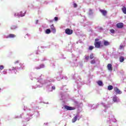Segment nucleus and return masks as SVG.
<instances>
[{"label":"nucleus","instance_id":"obj_1","mask_svg":"<svg viewBox=\"0 0 126 126\" xmlns=\"http://www.w3.org/2000/svg\"><path fill=\"white\" fill-rule=\"evenodd\" d=\"M94 45L95 48L97 49H99L101 47V41H99V39L98 38H95L94 39Z\"/></svg>","mask_w":126,"mask_h":126},{"label":"nucleus","instance_id":"obj_2","mask_svg":"<svg viewBox=\"0 0 126 126\" xmlns=\"http://www.w3.org/2000/svg\"><path fill=\"white\" fill-rule=\"evenodd\" d=\"M64 108L67 110V111H72L73 110H75V107H71V106H68L67 105H65L64 106Z\"/></svg>","mask_w":126,"mask_h":126},{"label":"nucleus","instance_id":"obj_3","mask_svg":"<svg viewBox=\"0 0 126 126\" xmlns=\"http://www.w3.org/2000/svg\"><path fill=\"white\" fill-rule=\"evenodd\" d=\"M65 33H66L67 35H71V34L73 33V31L69 29H66L65 30Z\"/></svg>","mask_w":126,"mask_h":126},{"label":"nucleus","instance_id":"obj_4","mask_svg":"<svg viewBox=\"0 0 126 126\" xmlns=\"http://www.w3.org/2000/svg\"><path fill=\"white\" fill-rule=\"evenodd\" d=\"M116 27H117L119 29L123 28H124V23H117L116 25Z\"/></svg>","mask_w":126,"mask_h":126},{"label":"nucleus","instance_id":"obj_5","mask_svg":"<svg viewBox=\"0 0 126 126\" xmlns=\"http://www.w3.org/2000/svg\"><path fill=\"white\" fill-rule=\"evenodd\" d=\"M114 90L115 91V92H116V93H117V94H122V92L120 90V89H119V88H118L117 87H115L114 88Z\"/></svg>","mask_w":126,"mask_h":126},{"label":"nucleus","instance_id":"obj_6","mask_svg":"<svg viewBox=\"0 0 126 126\" xmlns=\"http://www.w3.org/2000/svg\"><path fill=\"white\" fill-rule=\"evenodd\" d=\"M107 68L109 70V71H113V66H112V64L109 63L107 65Z\"/></svg>","mask_w":126,"mask_h":126},{"label":"nucleus","instance_id":"obj_7","mask_svg":"<svg viewBox=\"0 0 126 126\" xmlns=\"http://www.w3.org/2000/svg\"><path fill=\"white\" fill-rule=\"evenodd\" d=\"M99 11L102 13V15H103V16H106V15H107V11L106 10L100 9V10H99Z\"/></svg>","mask_w":126,"mask_h":126},{"label":"nucleus","instance_id":"obj_8","mask_svg":"<svg viewBox=\"0 0 126 126\" xmlns=\"http://www.w3.org/2000/svg\"><path fill=\"white\" fill-rule=\"evenodd\" d=\"M15 37H16V35H15V34H13L10 33L8 36H7L6 37V38H14Z\"/></svg>","mask_w":126,"mask_h":126},{"label":"nucleus","instance_id":"obj_9","mask_svg":"<svg viewBox=\"0 0 126 126\" xmlns=\"http://www.w3.org/2000/svg\"><path fill=\"white\" fill-rule=\"evenodd\" d=\"M19 16H21V17L24 16L25 15V11H21L19 13Z\"/></svg>","mask_w":126,"mask_h":126},{"label":"nucleus","instance_id":"obj_10","mask_svg":"<svg viewBox=\"0 0 126 126\" xmlns=\"http://www.w3.org/2000/svg\"><path fill=\"white\" fill-rule=\"evenodd\" d=\"M119 61L120 63H124L125 61V58L123 56H121L119 58Z\"/></svg>","mask_w":126,"mask_h":126},{"label":"nucleus","instance_id":"obj_11","mask_svg":"<svg viewBox=\"0 0 126 126\" xmlns=\"http://www.w3.org/2000/svg\"><path fill=\"white\" fill-rule=\"evenodd\" d=\"M77 118H78V116H75L72 120V123H75L76 121H77Z\"/></svg>","mask_w":126,"mask_h":126},{"label":"nucleus","instance_id":"obj_12","mask_svg":"<svg viewBox=\"0 0 126 126\" xmlns=\"http://www.w3.org/2000/svg\"><path fill=\"white\" fill-rule=\"evenodd\" d=\"M51 30H52L53 33H56V29H55V27H54V25L51 26Z\"/></svg>","mask_w":126,"mask_h":126},{"label":"nucleus","instance_id":"obj_13","mask_svg":"<svg viewBox=\"0 0 126 126\" xmlns=\"http://www.w3.org/2000/svg\"><path fill=\"white\" fill-rule=\"evenodd\" d=\"M104 46H109L110 45V42H109L107 40H105L104 41V43H103Z\"/></svg>","mask_w":126,"mask_h":126},{"label":"nucleus","instance_id":"obj_14","mask_svg":"<svg viewBox=\"0 0 126 126\" xmlns=\"http://www.w3.org/2000/svg\"><path fill=\"white\" fill-rule=\"evenodd\" d=\"M97 83L98 85H99V86H103V82H102V81L99 80L97 82Z\"/></svg>","mask_w":126,"mask_h":126},{"label":"nucleus","instance_id":"obj_15","mask_svg":"<svg viewBox=\"0 0 126 126\" xmlns=\"http://www.w3.org/2000/svg\"><path fill=\"white\" fill-rule=\"evenodd\" d=\"M122 10L123 13H124L125 14H126V7L125 6H123L122 8Z\"/></svg>","mask_w":126,"mask_h":126},{"label":"nucleus","instance_id":"obj_16","mask_svg":"<svg viewBox=\"0 0 126 126\" xmlns=\"http://www.w3.org/2000/svg\"><path fill=\"white\" fill-rule=\"evenodd\" d=\"M113 101L115 102H118V97L117 96L115 95V96L113 97Z\"/></svg>","mask_w":126,"mask_h":126},{"label":"nucleus","instance_id":"obj_17","mask_svg":"<svg viewBox=\"0 0 126 126\" xmlns=\"http://www.w3.org/2000/svg\"><path fill=\"white\" fill-rule=\"evenodd\" d=\"M16 28H17V27L15 25H13V26H11V29L12 30H15V29H16Z\"/></svg>","mask_w":126,"mask_h":126},{"label":"nucleus","instance_id":"obj_18","mask_svg":"<svg viewBox=\"0 0 126 126\" xmlns=\"http://www.w3.org/2000/svg\"><path fill=\"white\" fill-rule=\"evenodd\" d=\"M90 60H93L94 59V54L93 53H91L90 55Z\"/></svg>","mask_w":126,"mask_h":126},{"label":"nucleus","instance_id":"obj_19","mask_svg":"<svg viewBox=\"0 0 126 126\" xmlns=\"http://www.w3.org/2000/svg\"><path fill=\"white\" fill-rule=\"evenodd\" d=\"M113 86L112 85H109L108 86V90H113Z\"/></svg>","mask_w":126,"mask_h":126},{"label":"nucleus","instance_id":"obj_20","mask_svg":"<svg viewBox=\"0 0 126 126\" xmlns=\"http://www.w3.org/2000/svg\"><path fill=\"white\" fill-rule=\"evenodd\" d=\"M46 34H50L51 33V30L50 29H47L45 31Z\"/></svg>","mask_w":126,"mask_h":126},{"label":"nucleus","instance_id":"obj_21","mask_svg":"<svg viewBox=\"0 0 126 126\" xmlns=\"http://www.w3.org/2000/svg\"><path fill=\"white\" fill-rule=\"evenodd\" d=\"M91 64H94L95 63H96V61H95V60H93L90 62Z\"/></svg>","mask_w":126,"mask_h":126},{"label":"nucleus","instance_id":"obj_22","mask_svg":"<svg viewBox=\"0 0 126 126\" xmlns=\"http://www.w3.org/2000/svg\"><path fill=\"white\" fill-rule=\"evenodd\" d=\"M93 49H94V46H90V47L89 48V50H90V51H92V50H93Z\"/></svg>","mask_w":126,"mask_h":126},{"label":"nucleus","instance_id":"obj_23","mask_svg":"<svg viewBox=\"0 0 126 126\" xmlns=\"http://www.w3.org/2000/svg\"><path fill=\"white\" fill-rule=\"evenodd\" d=\"M7 73V72L6 71V70H4L1 73L2 75H3V74H6Z\"/></svg>","mask_w":126,"mask_h":126},{"label":"nucleus","instance_id":"obj_24","mask_svg":"<svg viewBox=\"0 0 126 126\" xmlns=\"http://www.w3.org/2000/svg\"><path fill=\"white\" fill-rule=\"evenodd\" d=\"M110 32H111V33H112V34H114L115 33V31L114 30V29H111L110 30Z\"/></svg>","mask_w":126,"mask_h":126},{"label":"nucleus","instance_id":"obj_25","mask_svg":"<svg viewBox=\"0 0 126 126\" xmlns=\"http://www.w3.org/2000/svg\"><path fill=\"white\" fill-rule=\"evenodd\" d=\"M89 11H90V13H89L90 15H91V14H93V11H92V9H90Z\"/></svg>","mask_w":126,"mask_h":126},{"label":"nucleus","instance_id":"obj_26","mask_svg":"<svg viewBox=\"0 0 126 126\" xmlns=\"http://www.w3.org/2000/svg\"><path fill=\"white\" fill-rule=\"evenodd\" d=\"M3 68H4V67L3 66V65H0V70H2V69H3Z\"/></svg>","mask_w":126,"mask_h":126},{"label":"nucleus","instance_id":"obj_27","mask_svg":"<svg viewBox=\"0 0 126 126\" xmlns=\"http://www.w3.org/2000/svg\"><path fill=\"white\" fill-rule=\"evenodd\" d=\"M54 19L56 21H58V20H59V18L58 17H55Z\"/></svg>","mask_w":126,"mask_h":126},{"label":"nucleus","instance_id":"obj_28","mask_svg":"<svg viewBox=\"0 0 126 126\" xmlns=\"http://www.w3.org/2000/svg\"><path fill=\"white\" fill-rule=\"evenodd\" d=\"M124 45H120V50H122V49H124Z\"/></svg>","mask_w":126,"mask_h":126},{"label":"nucleus","instance_id":"obj_29","mask_svg":"<svg viewBox=\"0 0 126 126\" xmlns=\"http://www.w3.org/2000/svg\"><path fill=\"white\" fill-rule=\"evenodd\" d=\"M73 6H74V7H77V4H76V3H74V4H73Z\"/></svg>","mask_w":126,"mask_h":126},{"label":"nucleus","instance_id":"obj_30","mask_svg":"<svg viewBox=\"0 0 126 126\" xmlns=\"http://www.w3.org/2000/svg\"><path fill=\"white\" fill-rule=\"evenodd\" d=\"M85 59L86 61H88V60H89V56H86Z\"/></svg>","mask_w":126,"mask_h":126},{"label":"nucleus","instance_id":"obj_31","mask_svg":"<svg viewBox=\"0 0 126 126\" xmlns=\"http://www.w3.org/2000/svg\"><path fill=\"white\" fill-rule=\"evenodd\" d=\"M52 89H53V90H55V89H56V87L53 86V87H52Z\"/></svg>","mask_w":126,"mask_h":126},{"label":"nucleus","instance_id":"obj_32","mask_svg":"<svg viewBox=\"0 0 126 126\" xmlns=\"http://www.w3.org/2000/svg\"><path fill=\"white\" fill-rule=\"evenodd\" d=\"M15 69H16V67H13L12 68V70H15Z\"/></svg>","mask_w":126,"mask_h":126},{"label":"nucleus","instance_id":"obj_33","mask_svg":"<svg viewBox=\"0 0 126 126\" xmlns=\"http://www.w3.org/2000/svg\"><path fill=\"white\" fill-rule=\"evenodd\" d=\"M38 22H39V21L38 20H37L36 21V24H38Z\"/></svg>","mask_w":126,"mask_h":126},{"label":"nucleus","instance_id":"obj_34","mask_svg":"<svg viewBox=\"0 0 126 126\" xmlns=\"http://www.w3.org/2000/svg\"><path fill=\"white\" fill-rule=\"evenodd\" d=\"M19 63V61H16V62L15 63Z\"/></svg>","mask_w":126,"mask_h":126},{"label":"nucleus","instance_id":"obj_35","mask_svg":"<svg viewBox=\"0 0 126 126\" xmlns=\"http://www.w3.org/2000/svg\"><path fill=\"white\" fill-rule=\"evenodd\" d=\"M0 90H1V89H0Z\"/></svg>","mask_w":126,"mask_h":126}]
</instances>
